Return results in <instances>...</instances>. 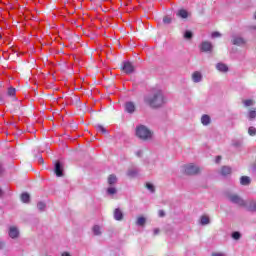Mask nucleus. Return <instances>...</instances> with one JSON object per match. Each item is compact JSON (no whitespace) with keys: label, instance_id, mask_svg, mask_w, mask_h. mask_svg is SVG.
<instances>
[{"label":"nucleus","instance_id":"obj_34","mask_svg":"<svg viewBox=\"0 0 256 256\" xmlns=\"http://www.w3.org/2000/svg\"><path fill=\"white\" fill-rule=\"evenodd\" d=\"M136 175H137V171H135V170L128 171V176L129 177H135Z\"/></svg>","mask_w":256,"mask_h":256},{"label":"nucleus","instance_id":"obj_5","mask_svg":"<svg viewBox=\"0 0 256 256\" xmlns=\"http://www.w3.org/2000/svg\"><path fill=\"white\" fill-rule=\"evenodd\" d=\"M120 69L126 75H131V73L135 71V66L130 61H125L122 63V66L120 67Z\"/></svg>","mask_w":256,"mask_h":256},{"label":"nucleus","instance_id":"obj_19","mask_svg":"<svg viewBox=\"0 0 256 256\" xmlns=\"http://www.w3.org/2000/svg\"><path fill=\"white\" fill-rule=\"evenodd\" d=\"M117 183V176L115 174H111L108 176V184L115 185Z\"/></svg>","mask_w":256,"mask_h":256},{"label":"nucleus","instance_id":"obj_36","mask_svg":"<svg viewBox=\"0 0 256 256\" xmlns=\"http://www.w3.org/2000/svg\"><path fill=\"white\" fill-rule=\"evenodd\" d=\"M212 37H213V39H215V38H217V37H221V33H219V32H213V33H212Z\"/></svg>","mask_w":256,"mask_h":256},{"label":"nucleus","instance_id":"obj_4","mask_svg":"<svg viewBox=\"0 0 256 256\" xmlns=\"http://www.w3.org/2000/svg\"><path fill=\"white\" fill-rule=\"evenodd\" d=\"M226 197L231 203L240 205V207H245V200L239 197L237 194L226 193Z\"/></svg>","mask_w":256,"mask_h":256},{"label":"nucleus","instance_id":"obj_23","mask_svg":"<svg viewBox=\"0 0 256 256\" xmlns=\"http://www.w3.org/2000/svg\"><path fill=\"white\" fill-rule=\"evenodd\" d=\"M248 134L251 136V137H255L256 135V128L251 126L248 128Z\"/></svg>","mask_w":256,"mask_h":256},{"label":"nucleus","instance_id":"obj_22","mask_svg":"<svg viewBox=\"0 0 256 256\" xmlns=\"http://www.w3.org/2000/svg\"><path fill=\"white\" fill-rule=\"evenodd\" d=\"M96 130L99 133H103V134L107 133V129H105V127H103V125H101V124L96 125Z\"/></svg>","mask_w":256,"mask_h":256},{"label":"nucleus","instance_id":"obj_27","mask_svg":"<svg viewBox=\"0 0 256 256\" xmlns=\"http://www.w3.org/2000/svg\"><path fill=\"white\" fill-rule=\"evenodd\" d=\"M15 93H17V90L15 88H9L8 89V95L9 97H15Z\"/></svg>","mask_w":256,"mask_h":256},{"label":"nucleus","instance_id":"obj_30","mask_svg":"<svg viewBox=\"0 0 256 256\" xmlns=\"http://www.w3.org/2000/svg\"><path fill=\"white\" fill-rule=\"evenodd\" d=\"M184 38H185V39H192V38H193V32L187 30V31L184 33Z\"/></svg>","mask_w":256,"mask_h":256},{"label":"nucleus","instance_id":"obj_31","mask_svg":"<svg viewBox=\"0 0 256 256\" xmlns=\"http://www.w3.org/2000/svg\"><path fill=\"white\" fill-rule=\"evenodd\" d=\"M146 188H148V190L151 191V193H155V186H153V184L146 183Z\"/></svg>","mask_w":256,"mask_h":256},{"label":"nucleus","instance_id":"obj_43","mask_svg":"<svg viewBox=\"0 0 256 256\" xmlns=\"http://www.w3.org/2000/svg\"><path fill=\"white\" fill-rule=\"evenodd\" d=\"M39 163H45V160H43V158H39Z\"/></svg>","mask_w":256,"mask_h":256},{"label":"nucleus","instance_id":"obj_40","mask_svg":"<svg viewBox=\"0 0 256 256\" xmlns=\"http://www.w3.org/2000/svg\"><path fill=\"white\" fill-rule=\"evenodd\" d=\"M212 256H223V253L214 252V253H212Z\"/></svg>","mask_w":256,"mask_h":256},{"label":"nucleus","instance_id":"obj_7","mask_svg":"<svg viewBox=\"0 0 256 256\" xmlns=\"http://www.w3.org/2000/svg\"><path fill=\"white\" fill-rule=\"evenodd\" d=\"M124 109L126 113L133 114L136 111L137 107L135 106V102H126L124 105Z\"/></svg>","mask_w":256,"mask_h":256},{"label":"nucleus","instance_id":"obj_29","mask_svg":"<svg viewBox=\"0 0 256 256\" xmlns=\"http://www.w3.org/2000/svg\"><path fill=\"white\" fill-rule=\"evenodd\" d=\"M232 238H233L235 241H239V239H241V233H239V232H233V233H232Z\"/></svg>","mask_w":256,"mask_h":256},{"label":"nucleus","instance_id":"obj_14","mask_svg":"<svg viewBox=\"0 0 256 256\" xmlns=\"http://www.w3.org/2000/svg\"><path fill=\"white\" fill-rule=\"evenodd\" d=\"M232 43H233V45L240 46V45H245L246 41L242 37H234L232 39Z\"/></svg>","mask_w":256,"mask_h":256},{"label":"nucleus","instance_id":"obj_37","mask_svg":"<svg viewBox=\"0 0 256 256\" xmlns=\"http://www.w3.org/2000/svg\"><path fill=\"white\" fill-rule=\"evenodd\" d=\"M158 215H159V217H165V211L159 210Z\"/></svg>","mask_w":256,"mask_h":256},{"label":"nucleus","instance_id":"obj_20","mask_svg":"<svg viewBox=\"0 0 256 256\" xmlns=\"http://www.w3.org/2000/svg\"><path fill=\"white\" fill-rule=\"evenodd\" d=\"M146 222H147V220L145 219V217L139 216L137 218L136 225H139L140 227H143V225H145Z\"/></svg>","mask_w":256,"mask_h":256},{"label":"nucleus","instance_id":"obj_2","mask_svg":"<svg viewBox=\"0 0 256 256\" xmlns=\"http://www.w3.org/2000/svg\"><path fill=\"white\" fill-rule=\"evenodd\" d=\"M136 137L142 141H149L153 137V133L146 126L140 125L136 127Z\"/></svg>","mask_w":256,"mask_h":256},{"label":"nucleus","instance_id":"obj_25","mask_svg":"<svg viewBox=\"0 0 256 256\" xmlns=\"http://www.w3.org/2000/svg\"><path fill=\"white\" fill-rule=\"evenodd\" d=\"M201 225H209V217L202 216L201 217Z\"/></svg>","mask_w":256,"mask_h":256},{"label":"nucleus","instance_id":"obj_21","mask_svg":"<svg viewBox=\"0 0 256 256\" xmlns=\"http://www.w3.org/2000/svg\"><path fill=\"white\" fill-rule=\"evenodd\" d=\"M248 211H256V202H255V200H252V201L249 202Z\"/></svg>","mask_w":256,"mask_h":256},{"label":"nucleus","instance_id":"obj_28","mask_svg":"<svg viewBox=\"0 0 256 256\" xmlns=\"http://www.w3.org/2000/svg\"><path fill=\"white\" fill-rule=\"evenodd\" d=\"M107 193H108V195H115V193H117V188L110 187L107 189Z\"/></svg>","mask_w":256,"mask_h":256},{"label":"nucleus","instance_id":"obj_26","mask_svg":"<svg viewBox=\"0 0 256 256\" xmlns=\"http://www.w3.org/2000/svg\"><path fill=\"white\" fill-rule=\"evenodd\" d=\"M93 233L94 235H101V227H99L98 225L94 226Z\"/></svg>","mask_w":256,"mask_h":256},{"label":"nucleus","instance_id":"obj_18","mask_svg":"<svg viewBox=\"0 0 256 256\" xmlns=\"http://www.w3.org/2000/svg\"><path fill=\"white\" fill-rule=\"evenodd\" d=\"M29 201H31V196L29 195V193H22L21 194V202L29 203Z\"/></svg>","mask_w":256,"mask_h":256},{"label":"nucleus","instance_id":"obj_3","mask_svg":"<svg viewBox=\"0 0 256 256\" xmlns=\"http://www.w3.org/2000/svg\"><path fill=\"white\" fill-rule=\"evenodd\" d=\"M183 169L185 175H199V173H201V168L194 164L184 165Z\"/></svg>","mask_w":256,"mask_h":256},{"label":"nucleus","instance_id":"obj_17","mask_svg":"<svg viewBox=\"0 0 256 256\" xmlns=\"http://www.w3.org/2000/svg\"><path fill=\"white\" fill-rule=\"evenodd\" d=\"M251 184V178L248 176H242L240 178V185H250Z\"/></svg>","mask_w":256,"mask_h":256},{"label":"nucleus","instance_id":"obj_33","mask_svg":"<svg viewBox=\"0 0 256 256\" xmlns=\"http://www.w3.org/2000/svg\"><path fill=\"white\" fill-rule=\"evenodd\" d=\"M37 207H38V209H40V211H43V209H45L46 205H45V203H43V202H39V203L37 204Z\"/></svg>","mask_w":256,"mask_h":256},{"label":"nucleus","instance_id":"obj_39","mask_svg":"<svg viewBox=\"0 0 256 256\" xmlns=\"http://www.w3.org/2000/svg\"><path fill=\"white\" fill-rule=\"evenodd\" d=\"M159 233H160L159 228H155V229H154V235H159Z\"/></svg>","mask_w":256,"mask_h":256},{"label":"nucleus","instance_id":"obj_11","mask_svg":"<svg viewBox=\"0 0 256 256\" xmlns=\"http://www.w3.org/2000/svg\"><path fill=\"white\" fill-rule=\"evenodd\" d=\"M203 79V76L201 75V72L196 71L192 74V80L194 83H199Z\"/></svg>","mask_w":256,"mask_h":256},{"label":"nucleus","instance_id":"obj_42","mask_svg":"<svg viewBox=\"0 0 256 256\" xmlns=\"http://www.w3.org/2000/svg\"><path fill=\"white\" fill-rule=\"evenodd\" d=\"M61 256H71L68 252H63Z\"/></svg>","mask_w":256,"mask_h":256},{"label":"nucleus","instance_id":"obj_35","mask_svg":"<svg viewBox=\"0 0 256 256\" xmlns=\"http://www.w3.org/2000/svg\"><path fill=\"white\" fill-rule=\"evenodd\" d=\"M163 23H166V24L171 23V18H169V16H165V17L163 18Z\"/></svg>","mask_w":256,"mask_h":256},{"label":"nucleus","instance_id":"obj_24","mask_svg":"<svg viewBox=\"0 0 256 256\" xmlns=\"http://www.w3.org/2000/svg\"><path fill=\"white\" fill-rule=\"evenodd\" d=\"M248 117H249V119H255V117H256V110H255V108H253L252 110L249 111Z\"/></svg>","mask_w":256,"mask_h":256},{"label":"nucleus","instance_id":"obj_41","mask_svg":"<svg viewBox=\"0 0 256 256\" xmlns=\"http://www.w3.org/2000/svg\"><path fill=\"white\" fill-rule=\"evenodd\" d=\"M5 247V242H0V249H3Z\"/></svg>","mask_w":256,"mask_h":256},{"label":"nucleus","instance_id":"obj_13","mask_svg":"<svg viewBox=\"0 0 256 256\" xmlns=\"http://www.w3.org/2000/svg\"><path fill=\"white\" fill-rule=\"evenodd\" d=\"M231 172H232L231 167H229V166H222L221 167L220 173L224 177H227V175H231Z\"/></svg>","mask_w":256,"mask_h":256},{"label":"nucleus","instance_id":"obj_10","mask_svg":"<svg viewBox=\"0 0 256 256\" xmlns=\"http://www.w3.org/2000/svg\"><path fill=\"white\" fill-rule=\"evenodd\" d=\"M114 219L116 221H123V211H121V209L116 208L114 210Z\"/></svg>","mask_w":256,"mask_h":256},{"label":"nucleus","instance_id":"obj_8","mask_svg":"<svg viewBox=\"0 0 256 256\" xmlns=\"http://www.w3.org/2000/svg\"><path fill=\"white\" fill-rule=\"evenodd\" d=\"M54 173L57 177H63V167L60 161L55 162Z\"/></svg>","mask_w":256,"mask_h":256},{"label":"nucleus","instance_id":"obj_6","mask_svg":"<svg viewBox=\"0 0 256 256\" xmlns=\"http://www.w3.org/2000/svg\"><path fill=\"white\" fill-rule=\"evenodd\" d=\"M212 49H213V45L209 41L202 42V44L200 46V51H202L203 53L212 51Z\"/></svg>","mask_w":256,"mask_h":256},{"label":"nucleus","instance_id":"obj_9","mask_svg":"<svg viewBox=\"0 0 256 256\" xmlns=\"http://www.w3.org/2000/svg\"><path fill=\"white\" fill-rule=\"evenodd\" d=\"M9 237H11V239H17V237H19V230L17 229V227L15 226L10 227Z\"/></svg>","mask_w":256,"mask_h":256},{"label":"nucleus","instance_id":"obj_38","mask_svg":"<svg viewBox=\"0 0 256 256\" xmlns=\"http://www.w3.org/2000/svg\"><path fill=\"white\" fill-rule=\"evenodd\" d=\"M221 159H222L221 156H217L215 162H216V163H221Z\"/></svg>","mask_w":256,"mask_h":256},{"label":"nucleus","instance_id":"obj_12","mask_svg":"<svg viewBox=\"0 0 256 256\" xmlns=\"http://www.w3.org/2000/svg\"><path fill=\"white\" fill-rule=\"evenodd\" d=\"M216 69L220 71L221 73H227L229 71V67L226 64L218 63L216 65Z\"/></svg>","mask_w":256,"mask_h":256},{"label":"nucleus","instance_id":"obj_16","mask_svg":"<svg viewBox=\"0 0 256 256\" xmlns=\"http://www.w3.org/2000/svg\"><path fill=\"white\" fill-rule=\"evenodd\" d=\"M178 17H181L182 19H187L189 17V13L185 9H181L177 13Z\"/></svg>","mask_w":256,"mask_h":256},{"label":"nucleus","instance_id":"obj_1","mask_svg":"<svg viewBox=\"0 0 256 256\" xmlns=\"http://www.w3.org/2000/svg\"><path fill=\"white\" fill-rule=\"evenodd\" d=\"M145 101L150 107L157 109V107H162L165 103V98L163 97V92L157 90L152 96L146 98Z\"/></svg>","mask_w":256,"mask_h":256},{"label":"nucleus","instance_id":"obj_44","mask_svg":"<svg viewBox=\"0 0 256 256\" xmlns=\"http://www.w3.org/2000/svg\"><path fill=\"white\" fill-rule=\"evenodd\" d=\"M1 171H3V167H2L1 164H0V173H1Z\"/></svg>","mask_w":256,"mask_h":256},{"label":"nucleus","instance_id":"obj_45","mask_svg":"<svg viewBox=\"0 0 256 256\" xmlns=\"http://www.w3.org/2000/svg\"><path fill=\"white\" fill-rule=\"evenodd\" d=\"M254 19H256V12H255V15H254Z\"/></svg>","mask_w":256,"mask_h":256},{"label":"nucleus","instance_id":"obj_15","mask_svg":"<svg viewBox=\"0 0 256 256\" xmlns=\"http://www.w3.org/2000/svg\"><path fill=\"white\" fill-rule=\"evenodd\" d=\"M201 123H202V125H209L211 123V117H209V115H207V114H204L201 117Z\"/></svg>","mask_w":256,"mask_h":256},{"label":"nucleus","instance_id":"obj_32","mask_svg":"<svg viewBox=\"0 0 256 256\" xmlns=\"http://www.w3.org/2000/svg\"><path fill=\"white\" fill-rule=\"evenodd\" d=\"M253 100L248 99V100H244L243 104L245 105V107H251V105H253Z\"/></svg>","mask_w":256,"mask_h":256}]
</instances>
